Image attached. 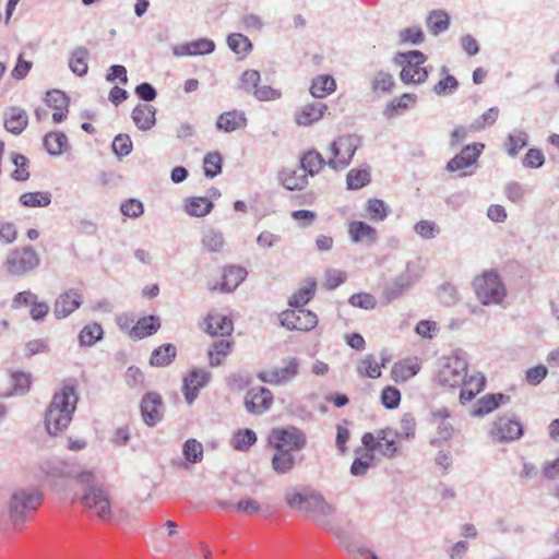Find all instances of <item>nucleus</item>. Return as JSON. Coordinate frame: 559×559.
<instances>
[{"label":"nucleus","mask_w":559,"mask_h":559,"mask_svg":"<svg viewBox=\"0 0 559 559\" xmlns=\"http://www.w3.org/2000/svg\"><path fill=\"white\" fill-rule=\"evenodd\" d=\"M394 85L395 82L393 76L389 72L384 71L377 72L371 81V88L374 93H390Z\"/></svg>","instance_id":"obj_57"},{"label":"nucleus","mask_w":559,"mask_h":559,"mask_svg":"<svg viewBox=\"0 0 559 559\" xmlns=\"http://www.w3.org/2000/svg\"><path fill=\"white\" fill-rule=\"evenodd\" d=\"M272 404L273 394L266 388H252L246 393L245 407L250 414L262 415L271 408Z\"/></svg>","instance_id":"obj_15"},{"label":"nucleus","mask_w":559,"mask_h":559,"mask_svg":"<svg viewBox=\"0 0 559 559\" xmlns=\"http://www.w3.org/2000/svg\"><path fill=\"white\" fill-rule=\"evenodd\" d=\"M278 179L283 187L290 191L302 190L308 185V176L301 167L298 169H283L278 175Z\"/></svg>","instance_id":"obj_27"},{"label":"nucleus","mask_w":559,"mask_h":559,"mask_svg":"<svg viewBox=\"0 0 559 559\" xmlns=\"http://www.w3.org/2000/svg\"><path fill=\"white\" fill-rule=\"evenodd\" d=\"M324 165H328V162L314 150L306 152L300 158V167L307 176H316Z\"/></svg>","instance_id":"obj_36"},{"label":"nucleus","mask_w":559,"mask_h":559,"mask_svg":"<svg viewBox=\"0 0 559 559\" xmlns=\"http://www.w3.org/2000/svg\"><path fill=\"white\" fill-rule=\"evenodd\" d=\"M373 460V454L366 450L362 457H356L350 466V474L353 476H364L367 474L369 467L371 466V462Z\"/></svg>","instance_id":"obj_62"},{"label":"nucleus","mask_w":559,"mask_h":559,"mask_svg":"<svg viewBox=\"0 0 559 559\" xmlns=\"http://www.w3.org/2000/svg\"><path fill=\"white\" fill-rule=\"evenodd\" d=\"M385 361V358H383L380 365L372 355H366L358 364L357 372L362 377L377 379L381 377V368L384 367Z\"/></svg>","instance_id":"obj_42"},{"label":"nucleus","mask_w":559,"mask_h":559,"mask_svg":"<svg viewBox=\"0 0 559 559\" xmlns=\"http://www.w3.org/2000/svg\"><path fill=\"white\" fill-rule=\"evenodd\" d=\"M12 163L15 166V170L12 173L13 179L16 181H25L29 178L28 173V159L22 154H12Z\"/></svg>","instance_id":"obj_60"},{"label":"nucleus","mask_w":559,"mask_h":559,"mask_svg":"<svg viewBox=\"0 0 559 559\" xmlns=\"http://www.w3.org/2000/svg\"><path fill=\"white\" fill-rule=\"evenodd\" d=\"M281 325L290 331H310L318 324V317L310 310L295 308L285 310L280 314Z\"/></svg>","instance_id":"obj_13"},{"label":"nucleus","mask_w":559,"mask_h":559,"mask_svg":"<svg viewBox=\"0 0 559 559\" xmlns=\"http://www.w3.org/2000/svg\"><path fill=\"white\" fill-rule=\"evenodd\" d=\"M473 286L484 306L500 305L507 297V287L495 270L485 271L476 276Z\"/></svg>","instance_id":"obj_5"},{"label":"nucleus","mask_w":559,"mask_h":559,"mask_svg":"<svg viewBox=\"0 0 559 559\" xmlns=\"http://www.w3.org/2000/svg\"><path fill=\"white\" fill-rule=\"evenodd\" d=\"M156 108L150 104H138L131 114L134 124L142 131L151 130L156 123Z\"/></svg>","instance_id":"obj_24"},{"label":"nucleus","mask_w":559,"mask_h":559,"mask_svg":"<svg viewBox=\"0 0 559 559\" xmlns=\"http://www.w3.org/2000/svg\"><path fill=\"white\" fill-rule=\"evenodd\" d=\"M246 126L245 112L236 109L221 114L216 120V128L224 132H234L243 129Z\"/></svg>","instance_id":"obj_26"},{"label":"nucleus","mask_w":559,"mask_h":559,"mask_svg":"<svg viewBox=\"0 0 559 559\" xmlns=\"http://www.w3.org/2000/svg\"><path fill=\"white\" fill-rule=\"evenodd\" d=\"M413 263H407L406 271L397 275L384 289V297L388 302L400 298L412 285L418 281L419 275L413 274Z\"/></svg>","instance_id":"obj_17"},{"label":"nucleus","mask_w":559,"mask_h":559,"mask_svg":"<svg viewBox=\"0 0 559 559\" xmlns=\"http://www.w3.org/2000/svg\"><path fill=\"white\" fill-rule=\"evenodd\" d=\"M524 428L513 415L499 416L490 429V436L500 442H510L523 436Z\"/></svg>","instance_id":"obj_12"},{"label":"nucleus","mask_w":559,"mask_h":559,"mask_svg":"<svg viewBox=\"0 0 559 559\" xmlns=\"http://www.w3.org/2000/svg\"><path fill=\"white\" fill-rule=\"evenodd\" d=\"M267 441L274 450L289 452L299 451L307 444L305 432L295 426L272 429Z\"/></svg>","instance_id":"obj_9"},{"label":"nucleus","mask_w":559,"mask_h":559,"mask_svg":"<svg viewBox=\"0 0 559 559\" xmlns=\"http://www.w3.org/2000/svg\"><path fill=\"white\" fill-rule=\"evenodd\" d=\"M233 343L227 340L215 341L209 348V359L212 367L221 366L231 350Z\"/></svg>","instance_id":"obj_39"},{"label":"nucleus","mask_w":559,"mask_h":559,"mask_svg":"<svg viewBox=\"0 0 559 559\" xmlns=\"http://www.w3.org/2000/svg\"><path fill=\"white\" fill-rule=\"evenodd\" d=\"M40 264V258L33 247L11 251L7 258V269L12 275H22Z\"/></svg>","instance_id":"obj_11"},{"label":"nucleus","mask_w":559,"mask_h":559,"mask_svg":"<svg viewBox=\"0 0 559 559\" xmlns=\"http://www.w3.org/2000/svg\"><path fill=\"white\" fill-rule=\"evenodd\" d=\"M326 109V105L320 102L306 104L295 114V121L298 126L308 127L319 121Z\"/></svg>","instance_id":"obj_22"},{"label":"nucleus","mask_w":559,"mask_h":559,"mask_svg":"<svg viewBox=\"0 0 559 559\" xmlns=\"http://www.w3.org/2000/svg\"><path fill=\"white\" fill-rule=\"evenodd\" d=\"M75 481L82 486L80 502L84 510L105 523L111 522L114 508L109 489L98 484L95 474L91 471L80 472L75 476Z\"/></svg>","instance_id":"obj_2"},{"label":"nucleus","mask_w":559,"mask_h":559,"mask_svg":"<svg viewBox=\"0 0 559 559\" xmlns=\"http://www.w3.org/2000/svg\"><path fill=\"white\" fill-rule=\"evenodd\" d=\"M461 385L460 400L462 403H466L472 401L484 389L485 378L483 376L471 377L468 380L466 378L465 383Z\"/></svg>","instance_id":"obj_43"},{"label":"nucleus","mask_w":559,"mask_h":559,"mask_svg":"<svg viewBox=\"0 0 559 559\" xmlns=\"http://www.w3.org/2000/svg\"><path fill=\"white\" fill-rule=\"evenodd\" d=\"M417 100V96L411 93H404L400 97L393 98L384 108L383 115L388 119H392L402 111L407 110Z\"/></svg>","instance_id":"obj_34"},{"label":"nucleus","mask_w":559,"mask_h":559,"mask_svg":"<svg viewBox=\"0 0 559 559\" xmlns=\"http://www.w3.org/2000/svg\"><path fill=\"white\" fill-rule=\"evenodd\" d=\"M399 438L412 440L416 433V420L411 413H405L400 420Z\"/></svg>","instance_id":"obj_61"},{"label":"nucleus","mask_w":559,"mask_h":559,"mask_svg":"<svg viewBox=\"0 0 559 559\" xmlns=\"http://www.w3.org/2000/svg\"><path fill=\"white\" fill-rule=\"evenodd\" d=\"M347 188L358 190L370 182L369 168L352 169L347 174Z\"/></svg>","instance_id":"obj_52"},{"label":"nucleus","mask_w":559,"mask_h":559,"mask_svg":"<svg viewBox=\"0 0 559 559\" xmlns=\"http://www.w3.org/2000/svg\"><path fill=\"white\" fill-rule=\"evenodd\" d=\"M449 25V15L443 11H432L427 19V26L433 35L445 32Z\"/></svg>","instance_id":"obj_50"},{"label":"nucleus","mask_w":559,"mask_h":559,"mask_svg":"<svg viewBox=\"0 0 559 559\" xmlns=\"http://www.w3.org/2000/svg\"><path fill=\"white\" fill-rule=\"evenodd\" d=\"M499 108L498 107H491L486 112H484L481 116L476 118L469 126V129L472 131H481L485 130L488 127H491L495 124L499 117Z\"/></svg>","instance_id":"obj_54"},{"label":"nucleus","mask_w":559,"mask_h":559,"mask_svg":"<svg viewBox=\"0 0 559 559\" xmlns=\"http://www.w3.org/2000/svg\"><path fill=\"white\" fill-rule=\"evenodd\" d=\"M45 102L49 107H52L57 110H63L69 106L68 96L66 95V93L59 90L47 92Z\"/></svg>","instance_id":"obj_63"},{"label":"nucleus","mask_w":559,"mask_h":559,"mask_svg":"<svg viewBox=\"0 0 559 559\" xmlns=\"http://www.w3.org/2000/svg\"><path fill=\"white\" fill-rule=\"evenodd\" d=\"M316 281L309 280L307 285L299 288L288 300V305L294 308H302L307 305L314 296L316 293Z\"/></svg>","instance_id":"obj_44"},{"label":"nucleus","mask_w":559,"mask_h":559,"mask_svg":"<svg viewBox=\"0 0 559 559\" xmlns=\"http://www.w3.org/2000/svg\"><path fill=\"white\" fill-rule=\"evenodd\" d=\"M202 245L210 252H219L224 248L225 239L219 230L209 227L202 234Z\"/></svg>","instance_id":"obj_45"},{"label":"nucleus","mask_w":559,"mask_h":559,"mask_svg":"<svg viewBox=\"0 0 559 559\" xmlns=\"http://www.w3.org/2000/svg\"><path fill=\"white\" fill-rule=\"evenodd\" d=\"M358 145L359 138L356 135L338 136L330 145L333 157L328 160V166L334 170L346 168L350 164Z\"/></svg>","instance_id":"obj_10"},{"label":"nucleus","mask_w":559,"mask_h":559,"mask_svg":"<svg viewBox=\"0 0 559 559\" xmlns=\"http://www.w3.org/2000/svg\"><path fill=\"white\" fill-rule=\"evenodd\" d=\"M284 498L290 509L307 514L322 530L332 533L345 549L352 551L344 537V530L335 526L332 522L336 511L335 507L329 503L319 491L310 489L302 491L288 490Z\"/></svg>","instance_id":"obj_1"},{"label":"nucleus","mask_w":559,"mask_h":559,"mask_svg":"<svg viewBox=\"0 0 559 559\" xmlns=\"http://www.w3.org/2000/svg\"><path fill=\"white\" fill-rule=\"evenodd\" d=\"M205 331L215 336V335H230L234 330V324L231 319H229L227 316L213 312L209 313L205 319Z\"/></svg>","instance_id":"obj_25"},{"label":"nucleus","mask_w":559,"mask_h":559,"mask_svg":"<svg viewBox=\"0 0 559 559\" xmlns=\"http://www.w3.org/2000/svg\"><path fill=\"white\" fill-rule=\"evenodd\" d=\"M83 302L81 293L69 289L61 294L55 301L53 314L57 319H64L73 313Z\"/></svg>","instance_id":"obj_19"},{"label":"nucleus","mask_w":559,"mask_h":559,"mask_svg":"<svg viewBox=\"0 0 559 559\" xmlns=\"http://www.w3.org/2000/svg\"><path fill=\"white\" fill-rule=\"evenodd\" d=\"M160 326V322L158 317L148 316L141 318L136 324L131 329L130 335L133 338H144L146 336L153 335L158 331Z\"/></svg>","instance_id":"obj_35"},{"label":"nucleus","mask_w":559,"mask_h":559,"mask_svg":"<svg viewBox=\"0 0 559 559\" xmlns=\"http://www.w3.org/2000/svg\"><path fill=\"white\" fill-rule=\"evenodd\" d=\"M367 212L370 219L382 222L388 216L389 207L384 201L380 199H370L367 203Z\"/></svg>","instance_id":"obj_59"},{"label":"nucleus","mask_w":559,"mask_h":559,"mask_svg":"<svg viewBox=\"0 0 559 559\" xmlns=\"http://www.w3.org/2000/svg\"><path fill=\"white\" fill-rule=\"evenodd\" d=\"M271 466L277 475L288 474L296 466V457L293 452L275 450L271 459Z\"/></svg>","instance_id":"obj_32"},{"label":"nucleus","mask_w":559,"mask_h":559,"mask_svg":"<svg viewBox=\"0 0 559 559\" xmlns=\"http://www.w3.org/2000/svg\"><path fill=\"white\" fill-rule=\"evenodd\" d=\"M336 88V83L331 75H319L312 80L310 94L316 98H323Z\"/></svg>","instance_id":"obj_40"},{"label":"nucleus","mask_w":559,"mask_h":559,"mask_svg":"<svg viewBox=\"0 0 559 559\" xmlns=\"http://www.w3.org/2000/svg\"><path fill=\"white\" fill-rule=\"evenodd\" d=\"M28 123V117L24 109L11 107L4 115V128L13 134L22 133Z\"/></svg>","instance_id":"obj_28"},{"label":"nucleus","mask_w":559,"mask_h":559,"mask_svg":"<svg viewBox=\"0 0 559 559\" xmlns=\"http://www.w3.org/2000/svg\"><path fill=\"white\" fill-rule=\"evenodd\" d=\"M419 371L418 365L397 362L392 367L391 374L395 381H407Z\"/></svg>","instance_id":"obj_56"},{"label":"nucleus","mask_w":559,"mask_h":559,"mask_svg":"<svg viewBox=\"0 0 559 559\" xmlns=\"http://www.w3.org/2000/svg\"><path fill=\"white\" fill-rule=\"evenodd\" d=\"M528 143V134L522 129H514L507 136L504 148L509 156L515 157Z\"/></svg>","instance_id":"obj_37"},{"label":"nucleus","mask_w":559,"mask_h":559,"mask_svg":"<svg viewBox=\"0 0 559 559\" xmlns=\"http://www.w3.org/2000/svg\"><path fill=\"white\" fill-rule=\"evenodd\" d=\"M397 438V431L391 428H384L378 430L376 433H364L361 442L366 450L370 451L372 454L377 451L384 457L392 459L399 453Z\"/></svg>","instance_id":"obj_8"},{"label":"nucleus","mask_w":559,"mask_h":559,"mask_svg":"<svg viewBox=\"0 0 559 559\" xmlns=\"http://www.w3.org/2000/svg\"><path fill=\"white\" fill-rule=\"evenodd\" d=\"M204 175L214 178L222 173V156L218 152L207 153L203 159Z\"/></svg>","instance_id":"obj_55"},{"label":"nucleus","mask_w":559,"mask_h":559,"mask_svg":"<svg viewBox=\"0 0 559 559\" xmlns=\"http://www.w3.org/2000/svg\"><path fill=\"white\" fill-rule=\"evenodd\" d=\"M141 415L147 426L157 425L164 414V403L162 396L155 392L146 393L141 401Z\"/></svg>","instance_id":"obj_16"},{"label":"nucleus","mask_w":559,"mask_h":559,"mask_svg":"<svg viewBox=\"0 0 559 559\" xmlns=\"http://www.w3.org/2000/svg\"><path fill=\"white\" fill-rule=\"evenodd\" d=\"M79 397L74 385L66 384L52 396L46 411L45 427L50 436H57L70 425Z\"/></svg>","instance_id":"obj_3"},{"label":"nucleus","mask_w":559,"mask_h":559,"mask_svg":"<svg viewBox=\"0 0 559 559\" xmlns=\"http://www.w3.org/2000/svg\"><path fill=\"white\" fill-rule=\"evenodd\" d=\"M485 145L481 143L466 145L461 153L448 162L447 169L454 173L468 168L476 163Z\"/></svg>","instance_id":"obj_18"},{"label":"nucleus","mask_w":559,"mask_h":559,"mask_svg":"<svg viewBox=\"0 0 559 559\" xmlns=\"http://www.w3.org/2000/svg\"><path fill=\"white\" fill-rule=\"evenodd\" d=\"M211 378V373L203 369H194L183 379V395L188 404H192L199 391L204 388Z\"/></svg>","instance_id":"obj_20"},{"label":"nucleus","mask_w":559,"mask_h":559,"mask_svg":"<svg viewBox=\"0 0 559 559\" xmlns=\"http://www.w3.org/2000/svg\"><path fill=\"white\" fill-rule=\"evenodd\" d=\"M111 147L117 156L124 157L132 151V141L128 134H118L112 141Z\"/></svg>","instance_id":"obj_64"},{"label":"nucleus","mask_w":559,"mask_h":559,"mask_svg":"<svg viewBox=\"0 0 559 559\" xmlns=\"http://www.w3.org/2000/svg\"><path fill=\"white\" fill-rule=\"evenodd\" d=\"M20 202L27 207H46L51 203V194L47 191L26 192L20 197Z\"/></svg>","instance_id":"obj_47"},{"label":"nucleus","mask_w":559,"mask_h":559,"mask_svg":"<svg viewBox=\"0 0 559 559\" xmlns=\"http://www.w3.org/2000/svg\"><path fill=\"white\" fill-rule=\"evenodd\" d=\"M257 442V435L251 429H240L234 433L231 445L235 450L247 451Z\"/></svg>","instance_id":"obj_48"},{"label":"nucleus","mask_w":559,"mask_h":559,"mask_svg":"<svg viewBox=\"0 0 559 559\" xmlns=\"http://www.w3.org/2000/svg\"><path fill=\"white\" fill-rule=\"evenodd\" d=\"M247 274V270L238 265H230L224 269L221 290L226 293L235 290L245 281Z\"/></svg>","instance_id":"obj_29"},{"label":"nucleus","mask_w":559,"mask_h":559,"mask_svg":"<svg viewBox=\"0 0 559 559\" xmlns=\"http://www.w3.org/2000/svg\"><path fill=\"white\" fill-rule=\"evenodd\" d=\"M213 209V202L206 197H192L186 201V211L190 216L203 217Z\"/></svg>","instance_id":"obj_41"},{"label":"nucleus","mask_w":559,"mask_h":559,"mask_svg":"<svg viewBox=\"0 0 559 559\" xmlns=\"http://www.w3.org/2000/svg\"><path fill=\"white\" fill-rule=\"evenodd\" d=\"M348 235L353 242L372 245L378 239L377 229L362 221H353L348 225Z\"/></svg>","instance_id":"obj_23"},{"label":"nucleus","mask_w":559,"mask_h":559,"mask_svg":"<svg viewBox=\"0 0 559 559\" xmlns=\"http://www.w3.org/2000/svg\"><path fill=\"white\" fill-rule=\"evenodd\" d=\"M299 360L296 357L284 360L283 367H275L269 371H260L258 378L267 384L282 385L292 381L298 374Z\"/></svg>","instance_id":"obj_14"},{"label":"nucleus","mask_w":559,"mask_h":559,"mask_svg":"<svg viewBox=\"0 0 559 559\" xmlns=\"http://www.w3.org/2000/svg\"><path fill=\"white\" fill-rule=\"evenodd\" d=\"M414 231L423 239H433L436 238L441 229L440 227L432 221L421 219L414 225Z\"/></svg>","instance_id":"obj_58"},{"label":"nucleus","mask_w":559,"mask_h":559,"mask_svg":"<svg viewBox=\"0 0 559 559\" xmlns=\"http://www.w3.org/2000/svg\"><path fill=\"white\" fill-rule=\"evenodd\" d=\"M426 59V56L418 50L397 53L395 62L402 66L400 73L401 81L404 84L424 83L428 78L427 69L421 67Z\"/></svg>","instance_id":"obj_6"},{"label":"nucleus","mask_w":559,"mask_h":559,"mask_svg":"<svg viewBox=\"0 0 559 559\" xmlns=\"http://www.w3.org/2000/svg\"><path fill=\"white\" fill-rule=\"evenodd\" d=\"M177 348L173 344H163L155 348L151 355L150 364L155 367H166L176 358Z\"/></svg>","instance_id":"obj_38"},{"label":"nucleus","mask_w":559,"mask_h":559,"mask_svg":"<svg viewBox=\"0 0 559 559\" xmlns=\"http://www.w3.org/2000/svg\"><path fill=\"white\" fill-rule=\"evenodd\" d=\"M43 501L41 493L34 488H20L8 501V516L14 527L22 526Z\"/></svg>","instance_id":"obj_4"},{"label":"nucleus","mask_w":559,"mask_h":559,"mask_svg":"<svg viewBox=\"0 0 559 559\" xmlns=\"http://www.w3.org/2000/svg\"><path fill=\"white\" fill-rule=\"evenodd\" d=\"M467 378V361L457 353H453L440 360V369L437 374L439 384L449 388L461 386Z\"/></svg>","instance_id":"obj_7"},{"label":"nucleus","mask_w":559,"mask_h":559,"mask_svg":"<svg viewBox=\"0 0 559 559\" xmlns=\"http://www.w3.org/2000/svg\"><path fill=\"white\" fill-rule=\"evenodd\" d=\"M44 146L48 154L59 156L70 148L69 140L63 132H48L44 138Z\"/></svg>","instance_id":"obj_30"},{"label":"nucleus","mask_w":559,"mask_h":559,"mask_svg":"<svg viewBox=\"0 0 559 559\" xmlns=\"http://www.w3.org/2000/svg\"><path fill=\"white\" fill-rule=\"evenodd\" d=\"M227 46L237 55L246 56L252 50L251 40L240 33H233L227 36Z\"/></svg>","instance_id":"obj_49"},{"label":"nucleus","mask_w":559,"mask_h":559,"mask_svg":"<svg viewBox=\"0 0 559 559\" xmlns=\"http://www.w3.org/2000/svg\"><path fill=\"white\" fill-rule=\"evenodd\" d=\"M103 328L98 323L85 325L79 334V343L81 346H93L103 338Z\"/></svg>","instance_id":"obj_46"},{"label":"nucleus","mask_w":559,"mask_h":559,"mask_svg":"<svg viewBox=\"0 0 559 559\" xmlns=\"http://www.w3.org/2000/svg\"><path fill=\"white\" fill-rule=\"evenodd\" d=\"M182 454L188 463H199L203 459V445L195 439H188L183 443Z\"/></svg>","instance_id":"obj_51"},{"label":"nucleus","mask_w":559,"mask_h":559,"mask_svg":"<svg viewBox=\"0 0 559 559\" xmlns=\"http://www.w3.org/2000/svg\"><path fill=\"white\" fill-rule=\"evenodd\" d=\"M509 400H510V397L502 393L486 394L477 402V404L473 411V415L474 416H484L486 414H489L490 412L498 408L500 404L508 403Z\"/></svg>","instance_id":"obj_31"},{"label":"nucleus","mask_w":559,"mask_h":559,"mask_svg":"<svg viewBox=\"0 0 559 559\" xmlns=\"http://www.w3.org/2000/svg\"><path fill=\"white\" fill-rule=\"evenodd\" d=\"M90 51L85 47H78L71 51L69 68L78 76H84L88 70Z\"/></svg>","instance_id":"obj_33"},{"label":"nucleus","mask_w":559,"mask_h":559,"mask_svg":"<svg viewBox=\"0 0 559 559\" xmlns=\"http://www.w3.org/2000/svg\"><path fill=\"white\" fill-rule=\"evenodd\" d=\"M11 384L13 394L24 395L29 391L32 384L31 373L16 371L11 373Z\"/></svg>","instance_id":"obj_53"},{"label":"nucleus","mask_w":559,"mask_h":559,"mask_svg":"<svg viewBox=\"0 0 559 559\" xmlns=\"http://www.w3.org/2000/svg\"><path fill=\"white\" fill-rule=\"evenodd\" d=\"M214 50L215 43L209 38H200L173 47V53L177 57L210 55Z\"/></svg>","instance_id":"obj_21"}]
</instances>
